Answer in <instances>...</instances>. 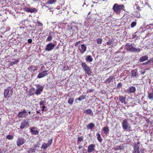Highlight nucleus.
<instances>
[{
  "label": "nucleus",
  "instance_id": "f257e3e1",
  "mask_svg": "<svg viewBox=\"0 0 153 153\" xmlns=\"http://www.w3.org/2000/svg\"><path fill=\"white\" fill-rule=\"evenodd\" d=\"M13 88L12 87H8L4 91V97L5 98H9L12 95Z\"/></svg>",
  "mask_w": 153,
  "mask_h": 153
},
{
  "label": "nucleus",
  "instance_id": "f03ea898",
  "mask_svg": "<svg viewBox=\"0 0 153 153\" xmlns=\"http://www.w3.org/2000/svg\"><path fill=\"white\" fill-rule=\"evenodd\" d=\"M125 49L127 51L131 52H139L140 50L139 48H135L133 47L131 44L130 45L128 43H127L126 45Z\"/></svg>",
  "mask_w": 153,
  "mask_h": 153
},
{
  "label": "nucleus",
  "instance_id": "7ed1b4c3",
  "mask_svg": "<svg viewBox=\"0 0 153 153\" xmlns=\"http://www.w3.org/2000/svg\"><path fill=\"white\" fill-rule=\"evenodd\" d=\"M124 5L121 4L118 5L117 4H115L114 6L113 9L114 12L118 14H119L122 10H124Z\"/></svg>",
  "mask_w": 153,
  "mask_h": 153
},
{
  "label": "nucleus",
  "instance_id": "20e7f679",
  "mask_svg": "<svg viewBox=\"0 0 153 153\" xmlns=\"http://www.w3.org/2000/svg\"><path fill=\"white\" fill-rule=\"evenodd\" d=\"M123 129L126 131H130L132 130L131 126L128 123L127 120L125 119L122 123Z\"/></svg>",
  "mask_w": 153,
  "mask_h": 153
},
{
  "label": "nucleus",
  "instance_id": "39448f33",
  "mask_svg": "<svg viewBox=\"0 0 153 153\" xmlns=\"http://www.w3.org/2000/svg\"><path fill=\"white\" fill-rule=\"evenodd\" d=\"M29 122L28 120H25L22 121L20 124V128L23 129L29 127Z\"/></svg>",
  "mask_w": 153,
  "mask_h": 153
},
{
  "label": "nucleus",
  "instance_id": "423d86ee",
  "mask_svg": "<svg viewBox=\"0 0 153 153\" xmlns=\"http://www.w3.org/2000/svg\"><path fill=\"white\" fill-rule=\"evenodd\" d=\"M82 66L83 67V70L85 72L88 74H90L91 73L90 68L88 67L85 62H82Z\"/></svg>",
  "mask_w": 153,
  "mask_h": 153
},
{
  "label": "nucleus",
  "instance_id": "0eeeda50",
  "mask_svg": "<svg viewBox=\"0 0 153 153\" xmlns=\"http://www.w3.org/2000/svg\"><path fill=\"white\" fill-rule=\"evenodd\" d=\"M139 144V142H137L134 145V153H143V150L142 149L139 150V148L138 145Z\"/></svg>",
  "mask_w": 153,
  "mask_h": 153
},
{
  "label": "nucleus",
  "instance_id": "6e6552de",
  "mask_svg": "<svg viewBox=\"0 0 153 153\" xmlns=\"http://www.w3.org/2000/svg\"><path fill=\"white\" fill-rule=\"evenodd\" d=\"M55 46L56 45L54 44L50 43L46 45L45 50L48 51H51L53 49Z\"/></svg>",
  "mask_w": 153,
  "mask_h": 153
},
{
  "label": "nucleus",
  "instance_id": "1a4fd4ad",
  "mask_svg": "<svg viewBox=\"0 0 153 153\" xmlns=\"http://www.w3.org/2000/svg\"><path fill=\"white\" fill-rule=\"evenodd\" d=\"M49 74L48 70L44 71L42 72L39 74L37 77L39 78H41L47 76Z\"/></svg>",
  "mask_w": 153,
  "mask_h": 153
},
{
  "label": "nucleus",
  "instance_id": "9d476101",
  "mask_svg": "<svg viewBox=\"0 0 153 153\" xmlns=\"http://www.w3.org/2000/svg\"><path fill=\"white\" fill-rule=\"evenodd\" d=\"M27 112L26 110H24L22 111H20L19 112L18 116L19 118H23L27 116Z\"/></svg>",
  "mask_w": 153,
  "mask_h": 153
},
{
  "label": "nucleus",
  "instance_id": "9b49d317",
  "mask_svg": "<svg viewBox=\"0 0 153 153\" xmlns=\"http://www.w3.org/2000/svg\"><path fill=\"white\" fill-rule=\"evenodd\" d=\"M25 142V140L24 138L19 137L17 139L16 144L19 146L23 144Z\"/></svg>",
  "mask_w": 153,
  "mask_h": 153
},
{
  "label": "nucleus",
  "instance_id": "f8f14e48",
  "mask_svg": "<svg viewBox=\"0 0 153 153\" xmlns=\"http://www.w3.org/2000/svg\"><path fill=\"white\" fill-rule=\"evenodd\" d=\"M43 89V87L41 85H37L36 86V90L35 92V94L37 95H39L41 94Z\"/></svg>",
  "mask_w": 153,
  "mask_h": 153
},
{
  "label": "nucleus",
  "instance_id": "ddd939ff",
  "mask_svg": "<svg viewBox=\"0 0 153 153\" xmlns=\"http://www.w3.org/2000/svg\"><path fill=\"white\" fill-rule=\"evenodd\" d=\"M95 145L93 144H91L89 146L88 148L87 151L88 153L94 152L95 151Z\"/></svg>",
  "mask_w": 153,
  "mask_h": 153
},
{
  "label": "nucleus",
  "instance_id": "4468645a",
  "mask_svg": "<svg viewBox=\"0 0 153 153\" xmlns=\"http://www.w3.org/2000/svg\"><path fill=\"white\" fill-rule=\"evenodd\" d=\"M78 49L80 53L82 54L86 51L87 48L85 45L83 44L79 45Z\"/></svg>",
  "mask_w": 153,
  "mask_h": 153
},
{
  "label": "nucleus",
  "instance_id": "2eb2a0df",
  "mask_svg": "<svg viewBox=\"0 0 153 153\" xmlns=\"http://www.w3.org/2000/svg\"><path fill=\"white\" fill-rule=\"evenodd\" d=\"M136 91L135 88L133 86L130 87L129 88L127 89L126 91L127 93H132Z\"/></svg>",
  "mask_w": 153,
  "mask_h": 153
},
{
  "label": "nucleus",
  "instance_id": "dca6fc26",
  "mask_svg": "<svg viewBox=\"0 0 153 153\" xmlns=\"http://www.w3.org/2000/svg\"><path fill=\"white\" fill-rule=\"evenodd\" d=\"M30 131L32 134L37 135L39 133V131L36 129L35 128H30Z\"/></svg>",
  "mask_w": 153,
  "mask_h": 153
},
{
  "label": "nucleus",
  "instance_id": "f3484780",
  "mask_svg": "<svg viewBox=\"0 0 153 153\" xmlns=\"http://www.w3.org/2000/svg\"><path fill=\"white\" fill-rule=\"evenodd\" d=\"M126 97L123 96H120L119 97V100L122 103H124L126 104L127 102H126Z\"/></svg>",
  "mask_w": 153,
  "mask_h": 153
},
{
  "label": "nucleus",
  "instance_id": "a211bd4d",
  "mask_svg": "<svg viewBox=\"0 0 153 153\" xmlns=\"http://www.w3.org/2000/svg\"><path fill=\"white\" fill-rule=\"evenodd\" d=\"M54 33L53 32H51L49 33L48 37L47 38L46 42L47 41H51L52 40V36L54 35Z\"/></svg>",
  "mask_w": 153,
  "mask_h": 153
},
{
  "label": "nucleus",
  "instance_id": "6ab92c4d",
  "mask_svg": "<svg viewBox=\"0 0 153 153\" xmlns=\"http://www.w3.org/2000/svg\"><path fill=\"white\" fill-rule=\"evenodd\" d=\"M28 69L30 71H35L38 70V67L36 66L31 65L28 68Z\"/></svg>",
  "mask_w": 153,
  "mask_h": 153
},
{
  "label": "nucleus",
  "instance_id": "aec40b11",
  "mask_svg": "<svg viewBox=\"0 0 153 153\" xmlns=\"http://www.w3.org/2000/svg\"><path fill=\"white\" fill-rule=\"evenodd\" d=\"M148 57L147 56H144L141 57L139 59V60L141 62H143L148 59Z\"/></svg>",
  "mask_w": 153,
  "mask_h": 153
},
{
  "label": "nucleus",
  "instance_id": "412c9836",
  "mask_svg": "<svg viewBox=\"0 0 153 153\" xmlns=\"http://www.w3.org/2000/svg\"><path fill=\"white\" fill-rule=\"evenodd\" d=\"M84 113L87 114H89L91 116L93 115V112L91 109H88L84 111Z\"/></svg>",
  "mask_w": 153,
  "mask_h": 153
},
{
  "label": "nucleus",
  "instance_id": "4be33fe9",
  "mask_svg": "<svg viewBox=\"0 0 153 153\" xmlns=\"http://www.w3.org/2000/svg\"><path fill=\"white\" fill-rule=\"evenodd\" d=\"M85 60L87 62H91L93 61V59L91 56L88 55L86 57Z\"/></svg>",
  "mask_w": 153,
  "mask_h": 153
},
{
  "label": "nucleus",
  "instance_id": "5701e85b",
  "mask_svg": "<svg viewBox=\"0 0 153 153\" xmlns=\"http://www.w3.org/2000/svg\"><path fill=\"white\" fill-rule=\"evenodd\" d=\"M95 126V125L94 123H89L87 126L88 129H92Z\"/></svg>",
  "mask_w": 153,
  "mask_h": 153
},
{
  "label": "nucleus",
  "instance_id": "b1692460",
  "mask_svg": "<svg viewBox=\"0 0 153 153\" xmlns=\"http://www.w3.org/2000/svg\"><path fill=\"white\" fill-rule=\"evenodd\" d=\"M49 146L47 143H44L42 145L41 148H43L44 150H45Z\"/></svg>",
  "mask_w": 153,
  "mask_h": 153
},
{
  "label": "nucleus",
  "instance_id": "393cba45",
  "mask_svg": "<svg viewBox=\"0 0 153 153\" xmlns=\"http://www.w3.org/2000/svg\"><path fill=\"white\" fill-rule=\"evenodd\" d=\"M103 130L104 132V133L107 135L108 133L109 129L108 127H104L103 128Z\"/></svg>",
  "mask_w": 153,
  "mask_h": 153
},
{
  "label": "nucleus",
  "instance_id": "a878e982",
  "mask_svg": "<svg viewBox=\"0 0 153 153\" xmlns=\"http://www.w3.org/2000/svg\"><path fill=\"white\" fill-rule=\"evenodd\" d=\"M131 76L132 77L135 76L136 78L138 76L136 71L135 70H133L131 72Z\"/></svg>",
  "mask_w": 153,
  "mask_h": 153
},
{
  "label": "nucleus",
  "instance_id": "bb28decb",
  "mask_svg": "<svg viewBox=\"0 0 153 153\" xmlns=\"http://www.w3.org/2000/svg\"><path fill=\"white\" fill-rule=\"evenodd\" d=\"M113 78V76H111L109 77L105 81V82L106 83H110L111 81L112 80Z\"/></svg>",
  "mask_w": 153,
  "mask_h": 153
},
{
  "label": "nucleus",
  "instance_id": "cd10ccee",
  "mask_svg": "<svg viewBox=\"0 0 153 153\" xmlns=\"http://www.w3.org/2000/svg\"><path fill=\"white\" fill-rule=\"evenodd\" d=\"M97 139L100 142H101L102 140V139L101 137L100 134L99 133H97Z\"/></svg>",
  "mask_w": 153,
  "mask_h": 153
},
{
  "label": "nucleus",
  "instance_id": "c85d7f7f",
  "mask_svg": "<svg viewBox=\"0 0 153 153\" xmlns=\"http://www.w3.org/2000/svg\"><path fill=\"white\" fill-rule=\"evenodd\" d=\"M148 98L150 100H152L153 99V93H149L148 95Z\"/></svg>",
  "mask_w": 153,
  "mask_h": 153
},
{
  "label": "nucleus",
  "instance_id": "c756f323",
  "mask_svg": "<svg viewBox=\"0 0 153 153\" xmlns=\"http://www.w3.org/2000/svg\"><path fill=\"white\" fill-rule=\"evenodd\" d=\"M27 152L28 153H32V152H34L35 148L33 147H32V148H30L27 151Z\"/></svg>",
  "mask_w": 153,
  "mask_h": 153
},
{
  "label": "nucleus",
  "instance_id": "7c9ffc66",
  "mask_svg": "<svg viewBox=\"0 0 153 153\" xmlns=\"http://www.w3.org/2000/svg\"><path fill=\"white\" fill-rule=\"evenodd\" d=\"M19 62V60H15L14 61L10 62V65L13 66Z\"/></svg>",
  "mask_w": 153,
  "mask_h": 153
},
{
  "label": "nucleus",
  "instance_id": "2f4dec72",
  "mask_svg": "<svg viewBox=\"0 0 153 153\" xmlns=\"http://www.w3.org/2000/svg\"><path fill=\"white\" fill-rule=\"evenodd\" d=\"M37 12V10L36 8H30V11L29 12L31 13H36Z\"/></svg>",
  "mask_w": 153,
  "mask_h": 153
},
{
  "label": "nucleus",
  "instance_id": "473e14b6",
  "mask_svg": "<svg viewBox=\"0 0 153 153\" xmlns=\"http://www.w3.org/2000/svg\"><path fill=\"white\" fill-rule=\"evenodd\" d=\"M74 98H70L68 101V102L70 104H72L74 102Z\"/></svg>",
  "mask_w": 153,
  "mask_h": 153
},
{
  "label": "nucleus",
  "instance_id": "72a5a7b5",
  "mask_svg": "<svg viewBox=\"0 0 153 153\" xmlns=\"http://www.w3.org/2000/svg\"><path fill=\"white\" fill-rule=\"evenodd\" d=\"M102 39L100 38H98L97 39V42L98 44H101L102 43Z\"/></svg>",
  "mask_w": 153,
  "mask_h": 153
},
{
  "label": "nucleus",
  "instance_id": "f704fd0d",
  "mask_svg": "<svg viewBox=\"0 0 153 153\" xmlns=\"http://www.w3.org/2000/svg\"><path fill=\"white\" fill-rule=\"evenodd\" d=\"M56 0H49L48 1V3L49 4H52L55 2Z\"/></svg>",
  "mask_w": 153,
  "mask_h": 153
},
{
  "label": "nucleus",
  "instance_id": "c9c22d12",
  "mask_svg": "<svg viewBox=\"0 0 153 153\" xmlns=\"http://www.w3.org/2000/svg\"><path fill=\"white\" fill-rule=\"evenodd\" d=\"M113 42L112 40L110 39L106 43L108 45H110L112 44Z\"/></svg>",
  "mask_w": 153,
  "mask_h": 153
},
{
  "label": "nucleus",
  "instance_id": "e433bc0d",
  "mask_svg": "<svg viewBox=\"0 0 153 153\" xmlns=\"http://www.w3.org/2000/svg\"><path fill=\"white\" fill-rule=\"evenodd\" d=\"M84 99H85V97L83 95H82L79 96L78 99L79 100L81 101Z\"/></svg>",
  "mask_w": 153,
  "mask_h": 153
},
{
  "label": "nucleus",
  "instance_id": "4c0bfd02",
  "mask_svg": "<svg viewBox=\"0 0 153 153\" xmlns=\"http://www.w3.org/2000/svg\"><path fill=\"white\" fill-rule=\"evenodd\" d=\"M136 25V23L135 22H133L131 24V27L133 28Z\"/></svg>",
  "mask_w": 153,
  "mask_h": 153
},
{
  "label": "nucleus",
  "instance_id": "58836bf2",
  "mask_svg": "<svg viewBox=\"0 0 153 153\" xmlns=\"http://www.w3.org/2000/svg\"><path fill=\"white\" fill-rule=\"evenodd\" d=\"M6 137L7 139H8L9 140H11L13 139V137L12 135H8Z\"/></svg>",
  "mask_w": 153,
  "mask_h": 153
},
{
  "label": "nucleus",
  "instance_id": "ea45409f",
  "mask_svg": "<svg viewBox=\"0 0 153 153\" xmlns=\"http://www.w3.org/2000/svg\"><path fill=\"white\" fill-rule=\"evenodd\" d=\"M46 103V101H41L39 102V104L40 105H45Z\"/></svg>",
  "mask_w": 153,
  "mask_h": 153
},
{
  "label": "nucleus",
  "instance_id": "a19ab883",
  "mask_svg": "<svg viewBox=\"0 0 153 153\" xmlns=\"http://www.w3.org/2000/svg\"><path fill=\"white\" fill-rule=\"evenodd\" d=\"M134 8H136L138 10H140V7L137 4H136L134 6Z\"/></svg>",
  "mask_w": 153,
  "mask_h": 153
},
{
  "label": "nucleus",
  "instance_id": "79ce46f5",
  "mask_svg": "<svg viewBox=\"0 0 153 153\" xmlns=\"http://www.w3.org/2000/svg\"><path fill=\"white\" fill-rule=\"evenodd\" d=\"M30 8L27 7H25L24 8V10L25 11L27 12H29Z\"/></svg>",
  "mask_w": 153,
  "mask_h": 153
},
{
  "label": "nucleus",
  "instance_id": "37998d69",
  "mask_svg": "<svg viewBox=\"0 0 153 153\" xmlns=\"http://www.w3.org/2000/svg\"><path fill=\"white\" fill-rule=\"evenodd\" d=\"M52 140L51 139L49 141H48V143H47V144L50 146L51 145V143H52Z\"/></svg>",
  "mask_w": 153,
  "mask_h": 153
},
{
  "label": "nucleus",
  "instance_id": "c03bdc74",
  "mask_svg": "<svg viewBox=\"0 0 153 153\" xmlns=\"http://www.w3.org/2000/svg\"><path fill=\"white\" fill-rule=\"evenodd\" d=\"M42 111H47V109H45V106L43 105V106H42Z\"/></svg>",
  "mask_w": 153,
  "mask_h": 153
},
{
  "label": "nucleus",
  "instance_id": "a18cd8bd",
  "mask_svg": "<svg viewBox=\"0 0 153 153\" xmlns=\"http://www.w3.org/2000/svg\"><path fill=\"white\" fill-rule=\"evenodd\" d=\"M7 149H2L1 153H5L7 151Z\"/></svg>",
  "mask_w": 153,
  "mask_h": 153
},
{
  "label": "nucleus",
  "instance_id": "49530a36",
  "mask_svg": "<svg viewBox=\"0 0 153 153\" xmlns=\"http://www.w3.org/2000/svg\"><path fill=\"white\" fill-rule=\"evenodd\" d=\"M150 61H151L150 60H149L147 62L143 63V64H145V65L147 64H148L150 62Z\"/></svg>",
  "mask_w": 153,
  "mask_h": 153
},
{
  "label": "nucleus",
  "instance_id": "de8ad7c7",
  "mask_svg": "<svg viewBox=\"0 0 153 153\" xmlns=\"http://www.w3.org/2000/svg\"><path fill=\"white\" fill-rule=\"evenodd\" d=\"M82 140L83 138L82 137H80L78 138L77 140L78 142H80Z\"/></svg>",
  "mask_w": 153,
  "mask_h": 153
},
{
  "label": "nucleus",
  "instance_id": "09e8293b",
  "mask_svg": "<svg viewBox=\"0 0 153 153\" xmlns=\"http://www.w3.org/2000/svg\"><path fill=\"white\" fill-rule=\"evenodd\" d=\"M37 23L38 24L39 26H42V23L39 21H37Z\"/></svg>",
  "mask_w": 153,
  "mask_h": 153
},
{
  "label": "nucleus",
  "instance_id": "8fccbe9b",
  "mask_svg": "<svg viewBox=\"0 0 153 153\" xmlns=\"http://www.w3.org/2000/svg\"><path fill=\"white\" fill-rule=\"evenodd\" d=\"M122 86V84L121 83H119L117 85V87L118 88H120Z\"/></svg>",
  "mask_w": 153,
  "mask_h": 153
},
{
  "label": "nucleus",
  "instance_id": "3c124183",
  "mask_svg": "<svg viewBox=\"0 0 153 153\" xmlns=\"http://www.w3.org/2000/svg\"><path fill=\"white\" fill-rule=\"evenodd\" d=\"M32 40L31 39H29L28 40V42L29 43H31L32 42Z\"/></svg>",
  "mask_w": 153,
  "mask_h": 153
},
{
  "label": "nucleus",
  "instance_id": "603ef678",
  "mask_svg": "<svg viewBox=\"0 0 153 153\" xmlns=\"http://www.w3.org/2000/svg\"><path fill=\"white\" fill-rule=\"evenodd\" d=\"M45 69V67L44 65L42 66L41 67V70H43Z\"/></svg>",
  "mask_w": 153,
  "mask_h": 153
},
{
  "label": "nucleus",
  "instance_id": "864d4df0",
  "mask_svg": "<svg viewBox=\"0 0 153 153\" xmlns=\"http://www.w3.org/2000/svg\"><path fill=\"white\" fill-rule=\"evenodd\" d=\"M83 148V146H79L78 148L79 149H82Z\"/></svg>",
  "mask_w": 153,
  "mask_h": 153
},
{
  "label": "nucleus",
  "instance_id": "5fc2aeb1",
  "mask_svg": "<svg viewBox=\"0 0 153 153\" xmlns=\"http://www.w3.org/2000/svg\"><path fill=\"white\" fill-rule=\"evenodd\" d=\"M68 27L69 30H71L72 29V27L71 26H69Z\"/></svg>",
  "mask_w": 153,
  "mask_h": 153
},
{
  "label": "nucleus",
  "instance_id": "6e6d98bb",
  "mask_svg": "<svg viewBox=\"0 0 153 153\" xmlns=\"http://www.w3.org/2000/svg\"><path fill=\"white\" fill-rule=\"evenodd\" d=\"M36 112L37 113H40V111H39V110H37V111H36Z\"/></svg>",
  "mask_w": 153,
  "mask_h": 153
},
{
  "label": "nucleus",
  "instance_id": "4d7b16f0",
  "mask_svg": "<svg viewBox=\"0 0 153 153\" xmlns=\"http://www.w3.org/2000/svg\"><path fill=\"white\" fill-rule=\"evenodd\" d=\"M129 116L130 117H131V116H132V115L131 114H129Z\"/></svg>",
  "mask_w": 153,
  "mask_h": 153
},
{
  "label": "nucleus",
  "instance_id": "13d9d810",
  "mask_svg": "<svg viewBox=\"0 0 153 153\" xmlns=\"http://www.w3.org/2000/svg\"><path fill=\"white\" fill-rule=\"evenodd\" d=\"M79 43V42H77L76 44L75 45H78V44Z\"/></svg>",
  "mask_w": 153,
  "mask_h": 153
},
{
  "label": "nucleus",
  "instance_id": "bf43d9fd",
  "mask_svg": "<svg viewBox=\"0 0 153 153\" xmlns=\"http://www.w3.org/2000/svg\"><path fill=\"white\" fill-rule=\"evenodd\" d=\"M28 113L29 114H30V113H31V112L30 111H29L28 112Z\"/></svg>",
  "mask_w": 153,
  "mask_h": 153
},
{
  "label": "nucleus",
  "instance_id": "052dcab7",
  "mask_svg": "<svg viewBox=\"0 0 153 153\" xmlns=\"http://www.w3.org/2000/svg\"><path fill=\"white\" fill-rule=\"evenodd\" d=\"M1 149H0V153H1Z\"/></svg>",
  "mask_w": 153,
  "mask_h": 153
},
{
  "label": "nucleus",
  "instance_id": "680f3d73",
  "mask_svg": "<svg viewBox=\"0 0 153 153\" xmlns=\"http://www.w3.org/2000/svg\"><path fill=\"white\" fill-rule=\"evenodd\" d=\"M90 13V12H89L88 13V15H89Z\"/></svg>",
  "mask_w": 153,
  "mask_h": 153
},
{
  "label": "nucleus",
  "instance_id": "e2e57ef3",
  "mask_svg": "<svg viewBox=\"0 0 153 153\" xmlns=\"http://www.w3.org/2000/svg\"><path fill=\"white\" fill-rule=\"evenodd\" d=\"M85 4V3H84V4H83V6Z\"/></svg>",
  "mask_w": 153,
  "mask_h": 153
},
{
  "label": "nucleus",
  "instance_id": "0e129e2a",
  "mask_svg": "<svg viewBox=\"0 0 153 153\" xmlns=\"http://www.w3.org/2000/svg\"><path fill=\"white\" fill-rule=\"evenodd\" d=\"M152 93H153V88L152 89Z\"/></svg>",
  "mask_w": 153,
  "mask_h": 153
},
{
  "label": "nucleus",
  "instance_id": "69168bd1",
  "mask_svg": "<svg viewBox=\"0 0 153 153\" xmlns=\"http://www.w3.org/2000/svg\"><path fill=\"white\" fill-rule=\"evenodd\" d=\"M135 35V34H134V35H133L134 37V35Z\"/></svg>",
  "mask_w": 153,
  "mask_h": 153
}]
</instances>
